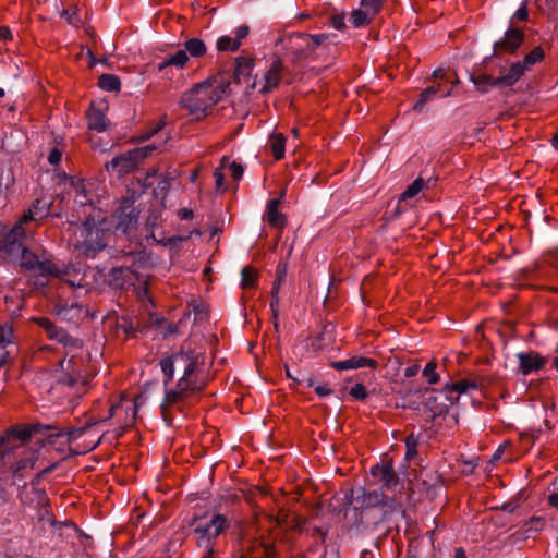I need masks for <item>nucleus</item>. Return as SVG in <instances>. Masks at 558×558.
<instances>
[{"mask_svg": "<svg viewBox=\"0 0 558 558\" xmlns=\"http://www.w3.org/2000/svg\"><path fill=\"white\" fill-rule=\"evenodd\" d=\"M184 50L189 58H201L206 54L207 48L205 43L199 38H190L184 43Z\"/></svg>", "mask_w": 558, "mask_h": 558, "instance_id": "nucleus-28", "label": "nucleus"}, {"mask_svg": "<svg viewBox=\"0 0 558 558\" xmlns=\"http://www.w3.org/2000/svg\"><path fill=\"white\" fill-rule=\"evenodd\" d=\"M160 367L168 380L180 375L177 385L167 390L161 403V413L163 420L170 424L172 422V410L201 392L208 383V365L206 355L202 349H192L185 344L182 350L171 356L160 361Z\"/></svg>", "mask_w": 558, "mask_h": 558, "instance_id": "nucleus-2", "label": "nucleus"}, {"mask_svg": "<svg viewBox=\"0 0 558 558\" xmlns=\"http://www.w3.org/2000/svg\"><path fill=\"white\" fill-rule=\"evenodd\" d=\"M551 146L558 149V133H556L551 138Z\"/></svg>", "mask_w": 558, "mask_h": 558, "instance_id": "nucleus-62", "label": "nucleus"}, {"mask_svg": "<svg viewBox=\"0 0 558 558\" xmlns=\"http://www.w3.org/2000/svg\"><path fill=\"white\" fill-rule=\"evenodd\" d=\"M110 234L108 219L97 210L82 225L75 246L83 253H96L104 250Z\"/></svg>", "mask_w": 558, "mask_h": 558, "instance_id": "nucleus-6", "label": "nucleus"}, {"mask_svg": "<svg viewBox=\"0 0 558 558\" xmlns=\"http://www.w3.org/2000/svg\"><path fill=\"white\" fill-rule=\"evenodd\" d=\"M226 167H221V165L215 169L214 171V179H215V184H216V189L217 190H223V183H225V173H223V169Z\"/></svg>", "mask_w": 558, "mask_h": 558, "instance_id": "nucleus-46", "label": "nucleus"}, {"mask_svg": "<svg viewBox=\"0 0 558 558\" xmlns=\"http://www.w3.org/2000/svg\"><path fill=\"white\" fill-rule=\"evenodd\" d=\"M383 4V0H362L361 5L371 13V16H375Z\"/></svg>", "mask_w": 558, "mask_h": 558, "instance_id": "nucleus-42", "label": "nucleus"}, {"mask_svg": "<svg viewBox=\"0 0 558 558\" xmlns=\"http://www.w3.org/2000/svg\"><path fill=\"white\" fill-rule=\"evenodd\" d=\"M39 202L33 203L29 209L22 216V218L15 222V225L10 229V231L5 235V242L8 244H15L20 242L25 236V230L23 228L24 223H27L32 220H36L37 207Z\"/></svg>", "mask_w": 558, "mask_h": 558, "instance_id": "nucleus-13", "label": "nucleus"}, {"mask_svg": "<svg viewBox=\"0 0 558 558\" xmlns=\"http://www.w3.org/2000/svg\"><path fill=\"white\" fill-rule=\"evenodd\" d=\"M470 78L477 90L482 93H486L493 87H502L501 84L498 83V77H493L486 73L472 74Z\"/></svg>", "mask_w": 558, "mask_h": 558, "instance_id": "nucleus-25", "label": "nucleus"}, {"mask_svg": "<svg viewBox=\"0 0 558 558\" xmlns=\"http://www.w3.org/2000/svg\"><path fill=\"white\" fill-rule=\"evenodd\" d=\"M524 39V33L517 27H509L505 35L494 44V53L501 56L506 53H514Z\"/></svg>", "mask_w": 558, "mask_h": 558, "instance_id": "nucleus-11", "label": "nucleus"}, {"mask_svg": "<svg viewBox=\"0 0 558 558\" xmlns=\"http://www.w3.org/2000/svg\"><path fill=\"white\" fill-rule=\"evenodd\" d=\"M373 17L374 16H371V13L363 8L354 10L351 13L350 21L355 27H361L368 24Z\"/></svg>", "mask_w": 558, "mask_h": 558, "instance_id": "nucleus-35", "label": "nucleus"}, {"mask_svg": "<svg viewBox=\"0 0 558 558\" xmlns=\"http://www.w3.org/2000/svg\"><path fill=\"white\" fill-rule=\"evenodd\" d=\"M436 94H439L440 97H448L451 95V89L442 90L440 88V85L430 86L421 94V98L415 104L414 108L417 109L422 107L425 102L429 101Z\"/></svg>", "mask_w": 558, "mask_h": 558, "instance_id": "nucleus-29", "label": "nucleus"}, {"mask_svg": "<svg viewBox=\"0 0 558 558\" xmlns=\"http://www.w3.org/2000/svg\"><path fill=\"white\" fill-rule=\"evenodd\" d=\"M197 175H198V171L197 170H194L192 173H191V181H195L197 179Z\"/></svg>", "mask_w": 558, "mask_h": 558, "instance_id": "nucleus-63", "label": "nucleus"}, {"mask_svg": "<svg viewBox=\"0 0 558 558\" xmlns=\"http://www.w3.org/2000/svg\"><path fill=\"white\" fill-rule=\"evenodd\" d=\"M178 240H179L178 238H163V239L159 240L158 242L161 245L167 246V245L177 243Z\"/></svg>", "mask_w": 558, "mask_h": 558, "instance_id": "nucleus-58", "label": "nucleus"}, {"mask_svg": "<svg viewBox=\"0 0 558 558\" xmlns=\"http://www.w3.org/2000/svg\"><path fill=\"white\" fill-rule=\"evenodd\" d=\"M371 473L379 476L384 486H390L395 482V473L391 464H377L372 468Z\"/></svg>", "mask_w": 558, "mask_h": 558, "instance_id": "nucleus-27", "label": "nucleus"}, {"mask_svg": "<svg viewBox=\"0 0 558 558\" xmlns=\"http://www.w3.org/2000/svg\"><path fill=\"white\" fill-rule=\"evenodd\" d=\"M61 158H62V153L58 148L51 149L48 155V161L53 166L59 165V162L61 161Z\"/></svg>", "mask_w": 558, "mask_h": 558, "instance_id": "nucleus-48", "label": "nucleus"}, {"mask_svg": "<svg viewBox=\"0 0 558 558\" xmlns=\"http://www.w3.org/2000/svg\"><path fill=\"white\" fill-rule=\"evenodd\" d=\"M47 333L48 338L62 343L65 356L50 369H40L34 376V384L51 400L59 404L74 403L87 392L90 374L87 359L82 354L83 342L72 338L64 329L56 327L50 319H34Z\"/></svg>", "mask_w": 558, "mask_h": 558, "instance_id": "nucleus-1", "label": "nucleus"}, {"mask_svg": "<svg viewBox=\"0 0 558 558\" xmlns=\"http://www.w3.org/2000/svg\"><path fill=\"white\" fill-rule=\"evenodd\" d=\"M156 147L146 145L129 150L106 165L107 171H117L119 174L130 173L136 169L137 165L148 157Z\"/></svg>", "mask_w": 558, "mask_h": 558, "instance_id": "nucleus-8", "label": "nucleus"}, {"mask_svg": "<svg viewBox=\"0 0 558 558\" xmlns=\"http://www.w3.org/2000/svg\"><path fill=\"white\" fill-rule=\"evenodd\" d=\"M330 36L327 34L311 35L293 33L282 36L277 41L278 50H283L286 57L293 62L306 59L325 49Z\"/></svg>", "mask_w": 558, "mask_h": 558, "instance_id": "nucleus-5", "label": "nucleus"}, {"mask_svg": "<svg viewBox=\"0 0 558 558\" xmlns=\"http://www.w3.org/2000/svg\"><path fill=\"white\" fill-rule=\"evenodd\" d=\"M448 404H444L441 408L434 410V416L441 415L448 410Z\"/></svg>", "mask_w": 558, "mask_h": 558, "instance_id": "nucleus-60", "label": "nucleus"}, {"mask_svg": "<svg viewBox=\"0 0 558 558\" xmlns=\"http://www.w3.org/2000/svg\"><path fill=\"white\" fill-rule=\"evenodd\" d=\"M282 61L279 58H275L267 72L264 75L265 85L262 87V93H268L272 88L277 87L281 80Z\"/></svg>", "mask_w": 558, "mask_h": 558, "instance_id": "nucleus-18", "label": "nucleus"}, {"mask_svg": "<svg viewBox=\"0 0 558 558\" xmlns=\"http://www.w3.org/2000/svg\"><path fill=\"white\" fill-rule=\"evenodd\" d=\"M70 193L75 195H82V193L88 192L87 183L83 179L74 177L69 178Z\"/></svg>", "mask_w": 558, "mask_h": 558, "instance_id": "nucleus-39", "label": "nucleus"}, {"mask_svg": "<svg viewBox=\"0 0 558 558\" xmlns=\"http://www.w3.org/2000/svg\"><path fill=\"white\" fill-rule=\"evenodd\" d=\"M331 25L336 29H342L344 27V15H333L331 17Z\"/></svg>", "mask_w": 558, "mask_h": 558, "instance_id": "nucleus-53", "label": "nucleus"}, {"mask_svg": "<svg viewBox=\"0 0 558 558\" xmlns=\"http://www.w3.org/2000/svg\"><path fill=\"white\" fill-rule=\"evenodd\" d=\"M548 504L554 508H558V493L549 495Z\"/></svg>", "mask_w": 558, "mask_h": 558, "instance_id": "nucleus-57", "label": "nucleus"}, {"mask_svg": "<svg viewBox=\"0 0 558 558\" xmlns=\"http://www.w3.org/2000/svg\"><path fill=\"white\" fill-rule=\"evenodd\" d=\"M189 62V54H186V50L179 49L172 54H169L161 63L158 64V70L160 72L165 71L169 66H174L179 70L185 68Z\"/></svg>", "mask_w": 558, "mask_h": 558, "instance_id": "nucleus-24", "label": "nucleus"}, {"mask_svg": "<svg viewBox=\"0 0 558 558\" xmlns=\"http://www.w3.org/2000/svg\"><path fill=\"white\" fill-rule=\"evenodd\" d=\"M228 85L218 80H208L195 85L186 92L181 105L195 119L207 116L208 110L216 105L227 93Z\"/></svg>", "mask_w": 558, "mask_h": 558, "instance_id": "nucleus-3", "label": "nucleus"}, {"mask_svg": "<svg viewBox=\"0 0 558 558\" xmlns=\"http://www.w3.org/2000/svg\"><path fill=\"white\" fill-rule=\"evenodd\" d=\"M525 69L520 61L513 62L505 74L498 76V83L501 84L502 87L512 86L525 74Z\"/></svg>", "mask_w": 558, "mask_h": 558, "instance_id": "nucleus-22", "label": "nucleus"}, {"mask_svg": "<svg viewBox=\"0 0 558 558\" xmlns=\"http://www.w3.org/2000/svg\"><path fill=\"white\" fill-rule=\"evenodd\" d=\"M9 344H0V366L4 365L10 357Z\"/></svg>", "mask_w": 558, "mask_h": 558, "instance_id": "nucleus-50", "label": "nucleus"}, {"mask_svg": "<svg viewBox=\"0 0 558 558\" xmlns=\"http://www.w3.org/2000/svg\"><path fill=\"white\" fill-rule=\"evenodd\" d=\"M121 413L125 414V418H124L125 426L133 424V422L136 417V414H137L136 401L132 402L131 400H121L119 403H117L110 408L111 416H118Z\"/></svg>", "mask_w": 558, "mask_h": 558, "instance_id": "nucleus-19", "label": "nucleus"}, {"mask_svg": "<svg viewBox=\"0 0 558 558\" xmlns=\"http://www.w3.org/2000/svg\"><path fill=\"white\" fill-rule=\"evenodd\" d=\"M13 329L9 325H0V344L12 345Z\"/></svg>", "mask_w": 558, "mask_h": 558, "instance_id": "nucleus-43", "label": "nucleus"}, {"mask_svg": "<svg viewBox=\"0 0 558 558\" xmlns=\"http://www.w3.org/2000/svg\"><path fill=\"white\" fill-rule=\"evenodd\" d=\"M418 372H420V365L413 364L411 366H408L404 369V376L408 378H411V377L416 376L418 374Z\"/></svg>", "mask_w": 558, "mask_h": 558, "instance_id": "nucleus-54", "label": "nucleus"}, {"mask_svg": "<svg viewBox=\"0 0 558 558\" xmlns=\"http://www.w3.org/2000/svg\"><path fill=\"white\" fill-rule=\"evenodd\" d=\"M279 287H280V278H278L275 283H274V287H272V294H271V301H270V310H271V313H272V317L275 319L278 318V315H279V296H278V293H279Z\"/></svg>", "mask_w": 558, "mask_h": 558, "instance_id": "nucleus-40", "label": "nucleus"}, {"mask_svg": "<svg viewBox=\"0 0 558 558\" xmlns=\"http://www.w3.org/2000/svg\"><path fill=\"white\" fill-rule=\"evenodd\" d=\"M250 27L240 25L234 29V36L221 35L217 38L216 48L219 52H235L242 46L243 40L248 36Z\"/></svg>", "mask_w": 558, "mask_h": 558, "instance_id": "nucleus-12", "label": "nucleus"}, {"mask_svg": "<svg viewBox=\"0 0 558 558\" xmlns=\"http://www.w3.org/2000/svg\"><path fill=\"white\" fill-rule=\"evenodd\" d=\"M349 393L356 400H365L367 397V391L363 384H355L353 387H351Z\"/></svg>", "mask_w": 558, "mask_h": 558, "instance_id": "nucleus-45", "label": "nucleus"}, {"mask_svg": "<svg viewBox=\"0 0 558 558\" xmlns=\"http://www.w3.org/2000/svg\"><path fill=\"white\" fill-rule=\"evenodd\" d=\"M280 199L272 198L267 203L265 219L271 227L282 228L284 226V217L279 211L278 207Z\"/></svg>", "mask_w": 558, "mask_h": 558, "instance_id": "nucleus-23", "label": "nucleus"}, {"mask_svg": "<svg viewBox=\"0 0 558 558\" xmlns=\"http://www.w3.org/2000/svg\"><path fill=\"white\" fill-rule=\"evenodd\" d=\"M37 202H39V205L37 207L38 215L36 216V220L48 216L49 210H50V203L49 202L36 199L34 203H37Z\"/></svg>", "mask_w": 558, "mask_h": 558, "instance_id": "nucleus-47", "label": "nucleus"}, {"mask_svg": "<svg viewBox=\"0 0 558 558\" xmlns=\"http://www.w3.org/2000/svg\"><path fill=\"white\" fill-rule=\"evenodd\" d=\"M405 447H407L405 458L408 460H411L412 458H414L416 456V448H417V439L413 434H411L407 437Z\"/></svg>", "mask_w": 558, "mask_h": 558, "instance_id": "nucleus-41", "label": "nucleus"}, {"mask_svg": "<svg viewBox=\"0 0 558 558\" xmlns=\"http://www.w3.org/2000/svg\"><path fill=\"white\" fill-rule=\"evenodd\" d=\"M221 167H229L231 175L233 177L234 180L241 179L244 172V169L240 163L231 161L230 158L227 156H223L221 158Z\"/></svg>", "mask_w": 558, "mask_h": 558, "instance_id": "nucleus-37", "label": "nucleus"}, {"mask_svg": "<svg viewBox=\"0 0 558 558\" xmlns=\"http://www.w3.org/2000/svg\"><path fill=\"white\" fill-rule=\"evenodd\" d=\"M315 392L319 397H326V396H329L331 393V389L327 385H317L315 387Z\"/></svg>", "mask_w": 558, "mask_h": 558, "instance_id": "nucleus-55", "label": "nucleus"}, {"mask_svg": "<svg viewBox=\"0 0 558 558\" xmlns=\"http://www.w3.org/2000/svg\"><path fill=\"white\" fill-rule=\"evenodd\" d=\"M546 526V520L543 517H532L523 525V533L526 537L542 532Z\"/></svg>", "mask_w": 558, "mask_h": 558, "instance_id": "nucleus-30", "label": "nucleus"}, {"mask_svg": "<svg viewBox=\"0 0 558 558\" xmlns=\"http://www.w3.org/2000/svg\"><path fill=\"white\" fill-rule=\"evenodd\" d=\"M253 66V60L240 58L238 59V71L242 72L243 70H251Z\"/></svg>", "mask_w": 558, "mask_h": 558, "instance_id": "nucleus-51", "label": "nucleus"}, {"mask_svg": "<svg viewBox=\"0 0 558 558\" xmlns=\"http://www.w3.org/2000/svg\"><path fill=\"white\" fill-rule=\"evenodd\" d=\"M138 214L140 213L135 208L133 202L124 199L111 216V219L108 220V227H110V230L114 227L117 230L126 234L137 223Z\"/></svg>", "mask_w": 558, "mask_h": 558, "instance_id": "nucleus-9", "label": "nucleus"}, {"mask_svg": "<svg viewBox=\"0 0 558 558\" xmlns=\"http://www.w3.org/2000/svg\"><path fill=\"white\" fill-rule=\"evenodd\" d=\"M62 15L65 16L69 24L76 27L78 26L81 20L75 12L70 13L69 11H63Z\"/></svg>", "mask_w": 558, "mask_h": 558, "instance_id": "nucleus-49", "label": "nucleus"}, {"mask_svg": "<svg viewBox=\"0 0 558 558\" xmlns=\"http://www.w3.org/2000/svg\"><path fill=\"white\" fill-rule=\"evenodd\" d=\"M425 186V182L422 178H416L405 190L401 193L399 201L405 202L415 197Z\"/></svg>", "mask_w": 558, "mask_h": 558, "instance_id": "nucleus-33", "label": "nucleus"}, {"mask_svg": "<svg viewBox=\"0 0 558 558\" xmlns=\"http://www.w3.org/2000/svg\"><path fill=\"white\" fill-rule=\"evenodd\" d=\"M257 272L252 267H244L241 271V286L244 289H251L256 286Z\"/></svg>", "mask_w": 558, "mask_h": 558, "instance_id": "nucleus-34", "label": "nucleus"}, {"mask_svg": "<svg viewBox=\"0 0 558 558\" xmlns=\"http://www.w3.org/2000/svg\"><path fill=\"white\" fill-rule=\"evenodd\" d=\"M554 366H555V367H556V369L558 371V357H556V359L554 360Z\"/></svg>", "mask_w": 558, "mask_h": 558, "instance_id": "nucleus-64", "label": "nucleus"}, {"mask_svg": "<svg viewBox=\"0 0 558 558\" xmlns=\"http://www.w3.org/2000/svg\"><path fill=\"white\" fill-rule=\"evenodd\" d=\"M544 50L541 47H534L520 63L523 65L525 71H530L532 66L544 59Z\"/></svg>", "mask_w": 558, "mask_h": 558, "instance_id": "nucleus-32", "label": "nucleus"}, {"mask_svg": "<svg viewBox=\"0 0 558 558\" xmlns=\"http://www.w3.org/2000/svg\"><path fill=\"white\" fill-rule=\"evenodd\" d=\"M229 525L230 520L221 513H216L210 518L198 519L194 527V532L197 535V545L211 553L214 549L213 541L228 529Z\"/></svg>", "mask_w": 558, "mask_h": 558, "instance_id": "nucleus-7", "label": "nucleus"}, {"mask_svg": "<svg viewBox=\"0 0 558 558\" xmlns=\"http://www.w3.org/2000/svg\"><path fill=\"white\" fill-rule=\"evenodd\" d=\"M179 216H180L181 219H185L186 220V219L192 218L193 213H192V210L184 208V209H181L179 211Z\"/></svg>", "mask_w": 558, "mask_h": 558, "instance_id": "nucleus-59", "label": "nucleus"}, {"mask_svg": "<svg viewBox=\"0 0 558 558\" xmlns=\"http://www.w3.org/2000/svg\"><path fill=\"white\" fill-rule=\"evenodd\" d=\"M98 86L106 92H119L121 82L117 75L102 74L98 80Z\"/></svg>", "mask_w": 558, "mask_h": 558, "instance_id": "nucleus-31", "label": "nucleus"}, {"mask_svg": "<svg viewBox=\"0 0 558 558\" xmlns=\"http://www.w3.org/2000/svg\"><path fill=\"white\" fill-rule=\"evenodd\" d=\"M54 313L61 319L75 322L81 319L84 316V310L77 303L68 304H58L56 305Z\"/></svg>", "mask_w": 558, "mask_h": 558, "instance_id": "nucleus-21", "label": "nucleus"}, {"mask_svg": "<svg viewBox=\"0 0 558 558\" xmlns=\"http://www.w3.org/2000/svg\"><path fill=\"white\" fill-rule=\"evenodd\" d=\"M12 39V33L9 27H0V40L7 41Z\"/></svg>", "mask_w": 558, "mask_h": 558, "instance_id": "nucleus-56", "label": "nucleus"}, {"mask_svg": "<svg viewBox=\"0 0 558 558\" xmlns=\"http://www.w3.org/2000/svg\"><path fill=\"white\" fill-rule=\"evenodd\" d=\"M37 432H39V428L37 426H28L23 428H13L10 430V435H12L14 438L25 441Z\"/></svg>", "mask_w": 558, "mask_h": 558, "instance_id": "nucleus-36", "label": "nucleus"}, {"mask_svg": "<svg viewBox=\"0 0 558 558\" xmlns=\"http://www.w3.org/2000/svg\"><path fill=\"white\" fill-rule=\"evenodd\" d=\"M476 388H477V386L474 381L463 379V380H460V381H457V383H453L450 385L449 384L446 385L444 388V393H445L446 399L449 401V405H452L453 403H456L458 401L460 395L465 393L469 390L476 389Z\"/></svg>", "mask_w": 558, "mask_h": 558, "instance_id": "nucleus-17", "label": "nucleus"}, {"mask_svg": "<svg viewBox=\"0 0 558 558\" xmlns=\"http://www.w3.org/2000/svg\"><path fill=\"white\" fill-rule=\"evenodd\" d=\"M268 145L276 160H280L284 157L286 136L282 133L271 134L268 141Z\"/></svg>", "mask_w": 558, "mask_h": 558, "instance_id": "nucleus-26", "label": "nucleus"}, {"mask_svg": "<svg viewBox=\"0 0 558 558\" xmlns=\"http://www.w3.org/2000/svg\"><path fill=\"white\" fill-rule=\"evenodd\" d=\"M107 105L105 102H93L87 111L88 128L97 132H104L108 128L106 118Z\"/></svg>", "mask_w": 558, "mask_h": 558, "instance_id": "nucleus-15", "label": "nucleus"}, {"mask_svg": "<svg viewBox=\"0 0 558 558\" xmlns=\"http://www.w3.org/2000/svg\"><path fill=\"white\" fill-rule=\"evenodd\" d=\"M517 357L519 361V369L524 376L542 369L547 363L546 357L533 351L518 353Z\"/></svg>", "mask_w": 558, "mask_h": 558, "instance_id": "nucleus-14", "label": "nucleus"}, {"mask_svg": "<svg viewBox=\"0 0 558 558\" xmlns=\"http://www.w3.org/2000/svg\"><path fill=\"white\" fill-rule=\"evenodd\" d=\"M529 19L527 1H524L520 8L512 15L510 23L513 24L515 21L524 22Z\"/></svg>", "mask_w": 558, "mask_h": 558, "instance_id": "nucleus-44", "label": "nucleus"}, {"mask_svg": "<svg viewBox=\"0 0 558 558\" xmlns=\"http://www.w3.org/2000/svg\"><path fill=\"white\" fill-rule=\"evenodd\" d=\"M345 499L349 504H353L354 500L363 499L361 501V507H372L380 502V495L376 492L367 494L364 488L359 487L345 493Z\"/></svg>", "mask_w": 558, "mask_h": 558, "instance_id": "nucleus-20", "label": "nucleus"}, {"mask_svg": "<svg viewBox=\"0 0 558 558\" xmlns=\"http://www.w3.org/2000/svg\"><path fill=\"white\" fill-rule=\"evenodd\" d=\"M74 201L81 207H85L90 204V199L88 197V192L82 193V195H75Z\"/></svg>", "mask_w": 558, "mask_h": 558, "instance_id": "nucleus-52", "label": "nucleus"}, {"mask_svg": "<svg viewBox=\"0 0 558 558\" xmlns=\"http://www.w3.org/2000/svg\"><path fill=\"white\" fill-rule=\"evenodd\" d=\"M454 558H466V555L462 548H456Z\"/></svg>", "mask_w": 558, "mask_h": 558, "instance_id": "nucleus-61", "label": "nucleus"}, {"mask_svg": "<svg viewBox=\"0 0 558 558\" xmlns=\"http://www.w3.org/2000/svg\"><path fill=\"white\" fill-rule=\"evenodd\" d=\"M331 366L337 371L357 369L361 367H371L374 369L378 366V363L374 359L352 356L347 360L332 362Z\"/></svg>", "mask_w": 558, "mask_h": 558, "instance_id": "nucleus-16", "label": "nucleus"}, {"mask_svg": "<svg viewBox=\"0 0 558 558\" xmlns=\"http://www.w3.org/2000/svg\"><path fill=\"white\" fill-rule=\"evenodd\" d=\"M437 364L435 361H430L426 364V366L423 369V376L426 378L427 383L433 385L438 383L439 375L436 372Z\"/></svg>", "mask_w": 558, "mask_h": 558, "instance_id": "nucleus-38", "label": "nucleus"}, {"mask_svg": "<svg viewBox=\"0 0 558 558\" xmlns=\"http://www.w3.org/2000/svg\"><path fill=\"white\" fill-rule=\"evenodd\" d=\"M46 440L52 445L56 439H62V444L70 446L74 454H83L94 450L100 442L99 432L96 430V423H87L80 427L54 428L46 426Z\"/></svg>", "mask_w": 558, "mask_h": 558, "instance_id": "nucleus-4", "label": "nucleus"}, {"mask_svg": "<svg viewBox=\"0 0 558 558\" xmlns=\"http://www.w3.org/2000/svg\"><path fill=\"white\" fill-rule=\"evenodd\" d=\"M21 266L25 269L33 270L39 276H53L57 278H63V271H61L50 260H39L38 256L33 254L27 248H23L21 254Z\"/></svg>", "mask_w": 558, "mask_h": 558, "instance_id": "nucleus-10", "label": "nucleus"}]
</instances>
